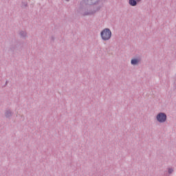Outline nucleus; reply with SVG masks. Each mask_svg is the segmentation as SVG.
I'll list each match as a JSON object with an SVG mask.
<instances>
[{
	"instance_id": "f257e3e1",
	"label": "nucleus",
	"mask_w": 176,
	"mask_h": 176,
	"mask_svg": "<svg viewBox=\"0 0 176 176\" xmlns=\"http://www.w3.org/2000/svg\"><path fill=\"white\" fill-rule=\"evenodd\" d=\"M100 35L103 41H109L111 36H112V32H111V30L106 28L101 32Z\"/></svg>"
},
{
	"instance_id": "f03ea898",
	"label": "nucleus",
	"mask_w": 176,
	"mask_h": 176,
	"mask_svg": "<svg viewBox=\"0 0 176 176\" xmlns=\"http://www.w3.org/2000/svg\"><path fill=\"white\" fill-rule=\"evenodd\" d=\"M167 120V116L164 113H160L157 116V120L160 122V123H164V122Z\"/></svg>"
},
{
	"instance_id": "7ed1b4c3",
	"label": "nucleus",
	"mask_w": 176,
	"mask_h": 176,
	"mask_svg": "<svg viewBox=\"0 0 176 176\" xmlns=\"http://www.w3.org/2000/svg\"><path fill=\"white\" fill-rule=\"evenodd\" d=\"M129 5H131V6H135L137 5V1L129 0Z\"/></svg>"
},
{
	"instance_id": "20e7f679",
	"label": "nucleus",
	"mask_w": 176,
	"mask_h": 176,
	"mask_svg": "<svg viewBox=\"0 0 176 176\" xmlns=\"http://www.w3.org/2000/svg\"><path fill=\"white\" fill-rule=\"evenodd\" d=\"M138 63H140V60L139 59H132L131 60L132 65H136V64H138Z\"/></svg>"
},
{
	"instance_id": "39448f33",
	"label": "nucleus",
	"mask_w": 176,
	"mask_h": 176,
	"mask_svg": "<svg viewBox=\"0 0 176 176\" xmlns=\"http://www.w3.org/2000/svg\"><path fill=\"white\" fill-rule=\"evenodd\" d=\"M173 171H174V170H173V168H169V169H168V173H169V174H171V173H173Z\"/></svg>"
},
{
	"instance_id": "423d86ee",
	"label": "nucleus",
	"mask_w": 176,
	"mask_h": 176,
	"mask_svg": "<svg viewBox=\"0 0 176 176\" xmlns=\"http://www.w3.org/2000/svg\"><path fill=\"white\" fill-rule=\"evenodd\" d=\"M136 2H141V0H135Z\"/></svg>"
},
{
	"instance_id": "0eeeda50",
	"label": "nucleus",
	"mask_w": 176,
	"mask_h": 176,
	"mask_svg": "<svg viewBox=\"0 0 176 176\" xmlns=\"http://www.w3.org/2000/svg\"><path fill=\"white\" fill-rule=\"evenodd\" d=\"M6 116H7V118L9 116V114L8 113H6Z\"/></svg>"
},
{
	"instance_id": "6e6552de",
	"label": "nucleus",
	"mask_w": 176,
	"mask_h": 176,
	"mask_svg": "<svg viewBox=\"0 0 176 176\" xmlns=\"http://www.w3.org/2000/svg\"><path fill=\"white\" fill-rule=\"evenodd\" d=\"M8 113H10V112H9Z\"/></svg>"
}]
</instances>
